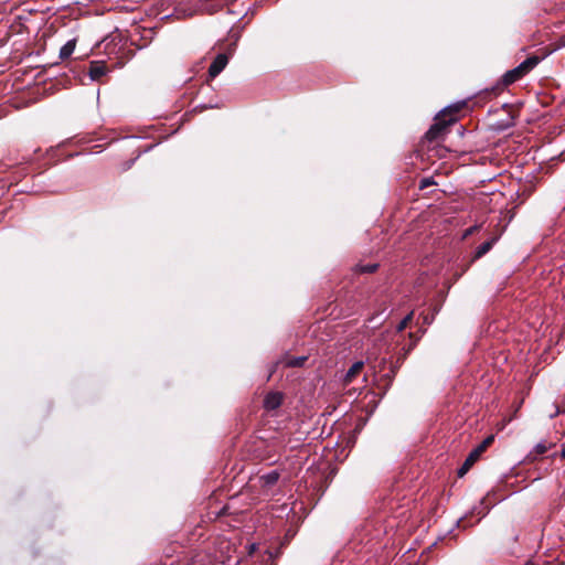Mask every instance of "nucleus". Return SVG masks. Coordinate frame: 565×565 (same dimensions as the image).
<instances>
[{
	"mask_svg": "<svg viewBox=\"0 0 565 565\" xmlns=\"http://www.w3.org/2000/svg\"><path fill=\"white\" fill-rule=\"evenodd\" d=\"M494 436H488L477 448H475L469 456L466 458L463 465L458 470V476L462 477L467 471L473 466V463L479 459L481 454L486 451V449L493 443Z\"/></svg>",
	"mask_w": 565,
	"mask_h": 565,
	"instance_id": "3",
	"label": "nucleus"
},
{
	"mask_svg": "<svg viewBox=\"0 0 565 565\" xmlns=\"http://www.w3.org/2000/svg\"><path fill=\"white\" fill-rule=\"evenodd\" d=\"M279 479V472L274 470V471H270L264 476L260 477V481L263 483V487H273L274 484L277 483Z\"/></svg>",
	"mask_w": 565,
	"mask_h": 565,
	"instance_id": "8",
	"label": "nucleus"
},
{
	"mask_svg": "<svg viewBox=\"0 0 565 565\" xmlns=\"http://www.w3.org/2000/svg\"><path fill=\"white\" fill-rule=\"evenodd\" d=\"M554 446V444H547L546 441H541L539 443L534 449H533V452L536 455V456H541V455H544L550 448H552Z\"/></svg>",
	"mask_w": 565,
	"mask_h": 565,
	"instance_id": "12",
	"label": "nucleus"
},
{
	"mask_svg": "<svg viewBox=\"0 0 565 565\" xmlns=\"http://www.w3.org/2000/svg\"><path fill=\"white\" fill-rule=\"evenodd\" d=\"M363 367H364V363L362 361H358V362L353 363L352 366L345 373V375L343 377V383L345 385L351 384L354 381V379L358 375H360V373L362 372Z\"/></svg>",
	"mask_w": 565,
	"mask_h": 565,
	"instance_id": "6",
	"label": "nucleus"
},
{
	"mask_svg": "<svg viewBox=\"0 0 565 565\" xmlns=\"http://www.w3.org/2000/svg\"><path fill=\"white\" fill-rule=\"evenodd\" d=\"M106 74V68L104 65L98 63H93L89 67V76L93 81L99 79L102 76Z\"/></svg>",
	"mask_w": 565,
	"mask_h": 565,
	"instance_id": "9",
	"label": "nucleus"
},
{
	"mask_svg": "<svg viewBox=\"0 0 565 565\" xmlns=\"http://www.w3.org/2000/svg\"><path fill=\"white\" fill-rule=\"evenodd\" d=\"M412 318H413V313L411 312L409 315H407V316H406V317H405V318L399 322V324H398V327H397V330H398V331L404 330V329L408 326V323L412 321Z\"/></svg>",
	"mask_w": 565,
	"mask_h": 565,
	"instance_id": "15",
	"label": "nucleus"
},
{
	"mask_svg": "<svg viewBox=\"0 0 565 565\" xmlns=\"http://www.w3.org/2000/svg\"><path fill=\"white\" fill-rule=\"evenodd\" d=\"M306 361H307L306 356L289 358L286 360L285 364L288 367H300L305 364Z\"/></svg>",
	"mask_w": 565,
	"mask_h": 565,
	"instance_id": "11",
	"label": "nucleus"
},
{
	"mask_svg": "<svg viewBox=\"0 0 565 565\" xmlns=\"http://www.w3.org/2000/svg\"><path fill=\"white\" fill-rule=\"evenodd\" d=\"M565 46V40L559 42L557 45H553V46H548V47H545V49H542V53L541 55H531L529 56L525 61H523L520 65H518L516 67L504 73V75L502 76V83L504 86H509L518 81H520L521 78H523L524 76H526L532 70H534V67L543 60L545 58L546 56H548L550 54H552L554 51L561 49V47H564Z\"/></svg>",
	"mask_w": 565,
	"mask_h": 565,
	"instance_id": "1",
	"label": "nucleus"
},
{
	"mask_svg": "<svg viewBox=\"0 0 565 565\" xmlns=\"http://www.w3.org/2000/svg\"><path fill=\"white\" fill-rule=\"evenodd\" d=\"M473 230H475L473 227L469 228V230L467 231L466 235L471 234V233L473 232Z\"/></svg>",
	"mask_w": 565,
	"mask_h": 565,
	"instance_id": "18",
	"label": "nucleus"
},
{
	"mask_svg": "<svg viewBox=\"0 0 565 565\" xmlns=\"http://www.w3.org/2000/svg\"><path fill=\"white\" fill-rule=\"evenodd\" d=\"M462 105H454L444 109L436 117L435 124L428 129L425 137L428 141L438 140L446 131V129L457 121V113L460 111Z\"/></svg>",
	"mask_w": 565,
	"mask_h": 565,
	"instance_id": "2",
	"label": "nucleus"
},
{
	"mask_svg": "<svg viewBox=\"0 0 565 565\" xmlns=\"http://www.w3.org/2000/svg\"><path fill=\"white\" fill-rule=\"evenodd\" d=\"M497 241H498V236H493L490 239H488L487 242L479 245L475 252L473 260L483 257L488 252H490V249L493 247V245L495 244Z\"/></svg>",
	"mask_w": 565,
	"mask_h": 565,
	"instance_id": "7",
	"label": "nucleus"
},
{
	"mask_svg": "<svg viewBox=\"0 0 565 565\" xmlns=\"http://www.w3.org/2000/svg\"><path fill=\"white\" fill-rule=\"evenodd\" d=\"M435 184L434 180L431 178H424L423 180H420V183H419V189H426L430 185Z\"/></svg>",
	"mask_w": 565,
	"mask_h": 565,
	"instance_id": "16",
	"label": "nucleus"
},
{
	"mask_svg": "<svg viewBox=\"0 0 565 565\" xmlns=\"http://www.w3.org/2000/svg\"><path fill=\"white\" fill-rule=\"evenodd\" d=\"M228 53H220L215 56L214 61L209 67V77L215 78L227 65L228 56L236 47V42L231 43Z\"/></svg>",
	"mask_w": 565,
	"mask_h": 565,
	"instance_id": "4",
	"label": "nucleus"
},
{
	"mask_svg": "<svg viewBox=\"0 0 565 565\" xmlns=\"http://www.w3.org/2000/svg\"><path fill=\"white\" fill-rule=\"evenodd\" d=\"M249 22V19H246V17H244L243 19H241V21L235 24L232 29H231V33H233V35H238L239 32L244 31V28L245 25Z\"/></svg>",
	"mask_w": 565,
	"mask_h": 565,
	"instance_id": "14",
	"label": "nucleus"
},
{
	"mask_svg": "<svg viewBox=\"0 0 565 565\" xmlns=\"http://www.w3.org/2000/svg\"><path fill=\"white\" fill-rule=\"evenodd\" d=\"M558 413H559V411H558V408H556L555 413L553 415H551V417L556 416Z\"/></svg>",
	"mask_w": 565,
	"mask_h": 565,
	"instance_id": "19",
	"label": "nucleus"
},
{
	"mask_svg": "<svg viewBox=\"0 0 565 565\" xmlns=\"http://www.w3.org/2000/svg\"><path fill=\"white\" fill-rule=\"evenodd\" d=\"M377 267H379L377 264H370V265H365V266L356 265L355 271L360 273V274H365V273L371 274V273H374L377 269Z\"/></svg>",
	"mask_w": 565,
	"mask_h": 565,
	"instance_id": "13",
	"label": "nucleus"
},
{
	"mask_svg": "<svg viewBox=\"0 0 565 565\" xmlns=\"http://www.w3.org/2000/svg\"><path fill=\"white\" fill-rule=\"evenodd\" d=\"M282 403V394L279 392L268 393L264 399V407L267 411H274L278 408Z\"/></svg>",
	"mask_w": 565,
	"mask_h": 565,
	"instance_id": "5",
	"label": "nucleus"
},
{
	"mask_svg": "<svg viewBox=\"0 0 565 565\" xmlns=\"http://www.w3.org/2000/svg\"><path fill=\"white\" fill-rule=\"evenodd\" d=\"M561 457L563 459H565V444L563 445V448H562V451H561Z\"/></svg>",
	"mask_w": 565,
	"mask_h": 565,
	"instance_id": "17",
	"label": "nucleus"
},
{
	"mask_svg": "<svg viewBox=\"0 0 565 565\" xmlns=\"http://www.w3.org/2000/svg\"><path fill=\"white\" fill-rule=\"evenodd\" d=\"M76 41L75 39L70 40L62 49L60 50V57L62 60L68 58L75 50Z\"/></svg>",
	"mask_w": 565,
	"mask_h": 565,
	"instance_id": "10",
	"label": "nucleus"
}]
</instances>
